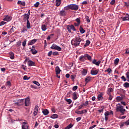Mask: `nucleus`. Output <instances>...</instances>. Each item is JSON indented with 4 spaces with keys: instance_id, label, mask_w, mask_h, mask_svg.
<instances>
[{
    "instance_id": "nucleus-10",
    "label": "nucleus",
    "mask_w": 129,
    "mask_h": 129,
    "mask_svg": "<svg viewBox=\"0 0 129 129\" xmlns=\"http://www.w3.org/2000/svg\"><path fill=\"white\" fill-rule=\"evenodd\" d=\"M91 75H97V74H98V71L97 70H95L94 68H93L91 70Z\"/></svg>"
},
{
    "instance_id": "nucleus-43",
    "label": "nucleus",
    "mask_w": 129,
    "mask_h": 129,
    "mask_svg": "<svg viewBox=\"0 0 129 129\" xmlns=\"http://www.w3.org/2000/svg\"><path fill=\"white\" fill-rule=\"evenodd\" d=\"M125 75H126V78L127 79V81H129V72H127L125 73Z\"/></svg>"
},
{
    "instance_id": "nucleus-27",
    "label": "nucleus",
    "mask_w": 129,
    "mask_h": 129,
    "mask_svg": "<svg viewBox=\"0 0 129 129\" xmlns=\"http://www.w3.org/2000/svg\"><path fill=\"white\" fill-rule=\"evenodd\" d=\"M41 30L43 32H45V31H46L47 30V25H42L41 26Z\"/></svg>"
},
{
    "instance_id": "nucleus-49",
    "label": "nucleus",
    "mask_w": 129,
    "mask_h": 129,
    "mask_svg": "<svg viewBox=\"0 0 129 129\" xmlns=\"http://www.w3.org/2000/svg\"><path fill=\"white\" fill-rule=\"evenodd\" d=\"M7 24V22L5 21H2L0 22V27H2V26H4V25H6Z\"/></svg>"
},
{
    "instance_id": "nucleus-3",
    "label": "nucleus",
    "mask_w": 129,
    "mask_h": 129,
    "mask_svg": "<svg viewBox=\"0 0 129 129\" xmlns=\"http://www.w3.org/2000/svg\"><path fill=\"white\" fill-rule=\"evenodd\" d=\"M116 110L117 112H120L122 115L124 114V112H125V109L123 108V106L120 105V103H118L116 105Z\"/></svg>"
},
{
    "instance_id": "nucleus-7",
    "label": "nucleus",
    "mask_w": 129,
    "mask_h": 129,
    "mask_svg": "<svg viewBox=\"0 0 129 129\" xmlns=\"http://www.w3.org/2000/svg\"><path fill=\"white\" fill-rule=\"evenodd\" d=\"M50 48L53 50H57V51H61V48L55 44H53Z\"/></svg>"
},
{
    "instance_id": "nucleus-19",
    "label": "nucleus",
    "mask_w": 129,
    "mask_h": 129,
    "mask_svg": "<svg viewBox=\"0 0 129 129\" xmlns=\"http://www.w3.org/2000/svg\"><path fill=\"white\" fill-rule=\"evenodd\" d=\"M67 14V13H66V12H65V11L62 10L60 11L59 16H60V17H65Z\"/></svg>"
},
{
    "instance_id": "nucleus-52",
    "label": "nucleus",
    "mask_w": 129,
    "mask_h": 129,
    "mask_svg": "<svg viewBox=\"0 0 129 129\" xmlns=\"http://www.w3.org/2000/svg\"><path fill=\"white\" fill-rule=\"evenodd\" d=\"M52 55L53 56H58V55H59V53L58 52L55 51L52 53Z\"/></svg>"
},
{
    "instance_id": "nucleus-45",
    "label": "nucleus",
    "mask_w": 129,
    "mask_h": 129,
    "mask_svg": "<svg viewBox=\"0 0 129 129\" xmlns=\"http://www.w3.org/2000/svg\"><path fill=\"white\" fill-rule=\"evenodd\" d=\"M35 8H38L40 6V2H37L34 5Z\"/></svg>"
},
{
    "instance_id": "nucleus-8",
    "label": "nucleus",
    "mask_w": 129,
    "mask_h": 129,
    "mask_svg": "<svg viewBox=\"0 0 129 129\" xmlns=\"http://www.w3.org/2000/svg\"><path fill=\"white\" fill-rule=\"evenodd\" d=\"M92 63L93 64H94L95 65H96V66H99V65L101 63V60H98L97 61V60L96 59H94L93 60H92Z\"/></svg>"
},
{
    "instance_id": "nucleus-55",
    "label": "nucleus",
    "mask_w": 129,
    "mask_h": 129,
    "mask_svg": "<svg viewBox=\"0 0 129 129\" xmlns=\"http://www.w3.org/2000/svg\"><path fill=\"white\" fill-rule=\"evenodd\" d=\"M6 85H7V86H8L9 87H10V86H11V82L10 81H8L6 83Z\"/></svg>"
},
{
    "instance_id": "nucleus-24",
    "label": "nucleus",
    "mask_w": 129,
    "mask_h": 129,
    "mask_svg": "<svg viewBox=\"0 0 129 129\" xmlns=\"http://www.w3.org/2000/svg\"><path fill=\"white\" fill-rule=\"evenodd\" d=\"M79 31L81 33V34H84L85 33V30L83 29V27H82V25H81L80 26Z\"/></svg>"
},
{
    "instance_id": "nucleus-64",
    "label": "nucleus",
    "mask_w": 129,
    "mask_h": 129,
    "mask_svg": "<svg viewBox=\"0 0 129 129\" xmlns=\"http://www.w3.org/2000/svg\"><path fill=\"white\" fill-rule=\"evenodd\" d=\"M53 52L52 51H49L48 53V56H49V57L51 56V55H52Z\"/></svg>"
},
{
    "instance_id": "nucleus-32",
    "label": "nucleus",
    "mask_w": 129,
    "mask_h": 129,
    "mask_svg": "<svg viewBox=\"0 0 129 129\" xmlns=\"http://www.w3.org/2000/svg\"><path fill=\"white\" fill-rule=\"evenodd\" d=\"M86 74H87V70L83 69L82 71V75H84V76H85V75H86Z\"/></svg>"
},
{
    "instance_id": "nucleus-41",
    "label": "nucleus",
    "mask_w": 129,
    "mask_h": 129,
    "mask_svg": "<svg viewBox=\"0 0 129 129\" xmlns=\"http://www.w3.org/2000/svg\"><path fill=\"white\" fill-rule=\"evenodd\" d=\"M67 30H68V32L71 33V27L70 26V25H69L67 26Z\"/></svg>"
},
{
    "instance_id": "nucleus-30",
    "label": "nucleus",
    "mask_w": 129,
    "mask_h": 129,
    "mask_svg": "<svg viewBox=\"0 0 129 129\" xmlns=\"http://www.w3.org/2000/svg\"><path fill=\"white\" fill-rule=\"evenodd\" d=\"M9 55H10V58L11 59H15V54H14V52L11 51L9 52Z\"/></svg>"
},
{
    "instance_id": "nucleus-23",
    "label": "nucleus",
    "mask_w": 129,
    "mask_h": 129,
    "mask_svg": "<svg viewBox=\"0 0 129 129\" xmlns=\"http://www.w3.org/2000/svg\"><path fill=\"white\" fill-rule=\"evenodd\" d=\"M72 96H73V99L74 100H76V99L78 98V97L77 96V93H76V92L73 93Z\"/></svg>"
},
{
    "instance_id": "nucleus-20",
    "label": "nucleus",
    "mask_w": 129,
    "mask_h": 129,
    "mask_svg": "<svg viewBox=\"0 0 129 129\" xmlns=\"http://www.w3.org/2000/svg\"><path fill=\"white\" fill-rule=\"evenodd\" d=\"M86 58H87V60H88L90 62H92V57H91V56L89 55V54L86 53Z\"/></svg>"
},
{
    "instance_id": "nucleus-63",
    "label": "nucleus",
    "mask_w": 129,
    "mask_h": 129,
    "mask_svg": "<svg viewBox=\"0 0 129 129\" xmlns=\"http://www.w3.org/2000/svg\"><path fill=\"white\" fill-rule=\"evenodd\" d=\"M76 120H77V122H78V121H80V120H81V117H77L76 118Z\"/></svg>"
},
{
    "instance_id": "nucleus-33",
    "label": "nucleus",
    "mask_w": 129,
    "mask_h": 129,
    "mask_svg": "<svg viewBox=\"0 0 129 129\" xmlns=\"http://www.w3.org/2000/svg\"><path fill=\"white\" fill-rule=\"evenodd\" d=\"M61 0H56V7H59L60 5H61Z\"/></svg>"
},
{
    "instance_id": "nucleus-31",
    "label": "nucleus",
    "mask_w": 129,
    "mask_h": 129,
    "mask_svg": "<svg viewBox=\"0 0 129 129\" xmlns=\"http://www.w3.org/2000/svg\"><path fill=\"white\" fill-rule=\"evenodd\" d=\"M50 118H52L53 119H54L55 118H58V114H53L51 115V116H50Z\"/></svg>"
},
{
    "instance_id": "nucleus-46",
    "label": "nucleus",
    "mask_w": 129,
    "mask_h": 129,
    "mask_svg": "<svg viewBox=\"0 0 129 129\" xmlns=\"http://www.w3.org/2000/svg\"><path fill=\"white\" fill-rule=\"evenodd\" d=\"M71 30H73V31H76V29H75V27H74V25H71Z\"/></svg>"
},
{
    "instance_id": "nucleus-62",
    "label": "nucleus",
    "mask_w": 129,
    "mask_h": 129,
    "mask_svg": "<svg viewBox=\"0 0 129 129\" xmlns=\"http://www.w3.org/2000/svg\"><path fill=\"white\" fill-rule=\"evenodd\" d=\"M84 105L83 104H81V105H80L79 107H78V109L80 110V109H82V107H83Z\"/></svg>"
},
{
    "instance_id": "nucleus-48",
    "label": "nucleus",
    "mask_w": 129,
    "mask_h": 129,
    "mask_svg": "<svg viewBox=\"0 0 129 129\" xmlns=\"http://www.w3.org/2000/svg\"><path fill=\"white\" fill-rule=\"evenodd\" d=\"M29 126L27 125H22V129H28Z\"/></svg>"
},
{
    "instance_id": "nucleus-11",
    "label": "nucleus",
    "mask_w": 129,
    "mask_h": 129,
    "mask_svg": "<svg viewBox=\"0 0 129 129\" xmlns=\"http://www.w3.org/2000/svg\"><path fill=\"white\" fill-rule=\"evenodd\" d=\"M24 103H25V106H29V105H30V98L29 97H27L25 99Z\"/></svg>"
},
{
    "instance_id": "nucleus-47",
    "label": "nucleus",
    "mask_w": 129,
    "mask_h": 129,
    "mask_svg": "<svg viewBox=\"0 0 129 129\" xmlns=\"http://www.w3.org/2000/svg\"><path fill=\"white\" fill-rule=\"evenodd\" d=\"M79 60L81 62H85V60H84V58H83V57H82V55L80 57Z\"/></svg>"
},
{
    "instance_id": "nucleus-60",
    "label": "nucleus",
    "mask_w": 129,
    "mask_h": 129,
    "mask_svg": "<svg viewBox=\"0 0 129 129\" xmlns=\"http://www.w3.org/2000/svg\"><path fill=\"white\" fill-rule=\"evenodd\" d=\"M110 5H113L115 4V0H112L110 3Z\"/></svg>"
},
{
    "instance_id": "nucleus-15",
    "label": "nucleus",
    "mask_w": 129,
    "mask_h": 129,
    "mask_svg": "<svg viewBox=\"0 0 129 129\" xmlns=\"http://www.w3.org/2000/svg\"><path fill=\"white\" fill-rule=\"evenodd\" d=\"M99 94L98 95L97 98L98 100H102L103 99V93L99 92Z\"/></svg>"
},
{
    "instance_id": "nucleus-5",
    "label": "nucleus",
    "mask_w": 129,
    "mask_h": 129,
    "mask_svg": "<svg viewBox=\"0 0 129 129\" xmlns=\"http://www.w3.org/2000/svg\"><path fill=\"white\" fill-rule=\"evenodd\" d=\"M25 103L24 102V99L18 100L17 102H15L14 103V105H17V106H22V105H23Z\"/></svg>"
},
{
    "instance_id": "nucleus-6",
    "label": "nucleus",
    "mask_w": 129,
    "mask_h": 129,
    "mask_svg": "<svg viewBox=\"0 0 129 129\" xmlns=\"http://www.w3.org/2000/svg\"><path fill=\"white\" fill-rule=\"evenodd\" d=\"M123 99H125V96L124 95H121L120 96H117L116 97V100L117 102L122 101Z\"/></svg>"
},
{
    "instance_id": "nucleus-57",
    "label": "nucleus",
    "mask_w": 129,
    "mask_h": 129,
    "mask_svg": "<svg viewBox=\"0 0 129 129\" xmlns=\"http://www.w3.org/2000/svg\"><path fill=\"white\" fill-rule=\"evenodd\" d=\"M33 83L37 85V86H40V83L38 81H33Z\"/></svg>"
},
{
    "instance_id": "nucleus-53",
    "label": "nucleus",
    "mask_w": 129,
    "mask_h": 129,
    "mask_svg": "<svg viewBox=\"0 0 129 129\" xmlns=\"http://www.w3.org/2000/svg\"><path fill=\"white\" fill-rule=\"evenodd\" d=\"M27 31H28V29H27V28H24L23 30L21 31V33H26Z\"/></svg>"
},
{
    "instance_id": "nucleus-42",
    "label": "nucleus",
    "mask_w": 129,
    "mask_h": 129,
    "mask_svg": "<svg viewBox=\"0 0 129 129\" xmlns=\"http://www.w3.org/2000/svg\"><path fill=\"white\" fill-rule=\"evenodd\" d=\"M76 22H77V24H78V25H80V23H81V21L80 20V18H77L76 19Z\"/></svg>"
},
{
    "instance_id": "nucleus-12",
    "label": "nucleus",
    "mask_w": 129,
    "mask_h": 129,
    "mask_svg": "<svg viewBox=\"0 0 129 129\" xmlns=\"http://www.w3.org/2000/svg\"><path fill=\"white\" fill-rule=\"evenodd\" d=\"M37 41H38L37 39H32L31 40H30L29 41H28V46L34 45V44H35V43H36Z\"/></svg>"
},
{
    "instance_id": "nucleus-9",
    "label": "nucleus",
    "mask_w": 129,
    "mask_h": 129,
    "mask_svg": "<svg viewBox=\"0 0 129 129\" xmlns=\"http://www.w3.org/2000/svg\"><path fill=\"white\" fill-rule=\"evenodd\" d=\"M3 21H5V22H10L12 21V17L9 16V15L5 16Z\"/></svg>"
},
{
    "instance_id": "nucleus-28",
    "label": "nucleus",
    "mask_w": 129,
    "mask_h": 129,
    "mask_svg": "<svg viewBox=\"0 0 129 129\" xmlns=\"http://www.w3.org/2000/svg\"><path fill=\"white\" fill-rule=\"evenodd\" d=\"M89 45H90V41L89 40H87L86 43L84 45V48H86L87 46H89Z\"/></svg>"
},
{
    "instance_id": "nucleus-36",
    "label": "nucleus",
    "mask_w": 129,
    "mask_h": 129,
    "mask_svg": "<svg viewBox=\"0 0 129 129\" xmlns=\"http://www.w3.org/2000/svg\"><path fill=\"white\" fill-rule=\"evenodd\" d=\"M65 101L68 102V104H71L72 103V100L71 99H66Z\"/></svg>"
},
{
    "instance_id": "nucleus-22",
    "label": "nucleus",
    "mask_w": 129,
    "mask_h": 129,
    "mask_svg": "<svg viewBox=\"0 0 129 129\" xmlns=\"http://www.w3.org/2000/svg\"><path fill=\"white\" fill-rule=\"evenodd\" d=\"M126 16L122 18V21H129V14L127 13L126 14Z\"/></svg>"
},
{
    "instance_id": "nucleus-37",
    "label": "nucleus",
    "mask_w": 129,
    "mask_h": 129,
    "mask_svg": "<svg viewBox=\"0 0 129 129\" xmlns=\"http://www.w3.org/2000/svg\"><path fill=\"white\" fill-rule=\"evenodd\" d=\"M73 127V124L70 123V124H69L67 127H66L64 128V129H70L72 127Z\"/></svg>"
},
{
    "instance_id": "nucleus-59",
    "label": "nucleus",
    "mask_w": 129,
    "mask_h": 129,
    "mask_svg": "<svg viewBox=\"0 0 129 129\" xmlns=\"http://www.w3.org/2000/svg\"><path fill=\"white\" fill-rule=\"evenodd\" d=\"M121 78L123 80V81H126V78H125V77H124V76H122Z\"/></svg>"
},
{
    "instance_id": "nucleus-17",
    "label": "nucleus",
    "mask_w": 129,
    "mask_h": 129,
    "mask_svg": "<svg viewBox=\"0 0 129 129\" xmlns=\"http://www.w3.org/2000/svg\"><path fill=\"white\" fill-rule=\"evenodd\" d=\"M124 125H128L127 120L120 123V128H121V127H123V126H124Z\"/></svg>"
},
{
    "instance_id": "nucleus-29",
    "label": "nucleus",
    "mask_w": 129,
    "mask_h": 129,
    "mask_svg": "<svg viewBox=\"0 0 129 129\" xmlns=\"http://www.w3.org/2000/svg\"><path fill=\"white\" fill-rule=\"evenodd\" d=\"M91 80H93V78L90 76H88L85 79V81H91Z\"/></svg>"
},
{
    "instance_id": "nucleus-44",
    "label": "nucleus",
    "mask_w": 129,
    "mask_h": 129,
    "mask_svg": "<svg viewBox=\"0 0 129 129\" xmlns=\"http://www.w3.org/2000/svg\"><path fill=\"white\" fill-rule=\"evenodd\" d=\"M27 44V39H25L24 41L22 42V46L23 47H26Z\"/></svg>"
},
{
    "instance_id": "nucleus-51",
    "label": "nucleus",
    "mask_w": 129,
    "mask_h": 129,
    "mask_svg": "<svg viewBox=\"0 0 129 129\" xmlns=\"http://www.w3.org/2000/svg\"><path fill=\"white\" fill-rule=\"evenodd\" d=\"M38 110H39V106L36 105V106H35L34 111L38 112Z\"/></svg>"
},
{
    "instance_id": "nucleus-34",
    "label": "nucleus",
    "mask_w": 129,
    "mask_h": 129,
    "mask_svg": "<svg viewBox=\"0 0 129 129\" xmlns=\"http://www.w3.org/2000/svg\"><path fill=\"white\" fill-rule=\"evenodd\" d=\"M119 62V59L118 58H116L115 60H114V64L115 65H118V63Z\"/></svg>"
},
{
    "instance_id": "nucleus-38",
    "label": "nucleus",
    "mask_w": 129,
    "mask_h": 129,
    "mask_svg": "<svg viewBox=\"0 0 129 129\" xmlns=\"http://www.w3.org/2000/svg\"><path fill=\"white\" fill-rule=\"evenodd\" d=\"M123 86L125 87V88H129V83L127 82L124 83Z\"/></svg>"
},
{
    "instance_id": "nucleus-14",
    "label": "nucleus",
    "mask_w": 129,
    "mask_h": 129,
    "mask_svg": "<svg viewBox=\"0 0 129 129\" xmlns=\"http://www.w3.org/2000/svg\"><path fill=\"white\" fill-rule=\"evenodd\" d=\"M55 71L56 75H58V74H60V72H61V70L58 66H57L55 67Z\"/></svg>"
},
{
    "instance_id": "nucleus-1",
    "label": "nucleus",
    "mask_w": 129,
    "mask_h": 129,
    "mask_svg": "<svg viewBox=\"0 0 129 129\" xmlns=\"http://www.w3.org/2000/svg\"><path fill=\"white\" fill-rule=\"evenodd\" d=\"M82 41V39L80 37H75L73 38L71 41V44L72 46L75 47H78L80 45V42Z\"/></svg>"
},
{
    "instance_id": "nucleus-16",
    "label": "nucleus",
    "mask_w": 129,
    "mask_h": 129,
    "mask_svg": "<svg viewBox=\"0 0 129 129\" xmlns=\"http://www.w3.org/2000/svg\"><path fill=\"white\" fill-rule=\"evenodd\" d=\"M42 113L44 115H48V114L50 113V112L49 111V110L47 109H43L42 110Z\"/></svg>"
},
{
    "instance_id": "nucleus-39",
    "label": "nucleus",
    "mask_w": 129,
    "mask_h": 129,
    "mask_svg": "<svg viewBox=\"0 0 129 129\" xmlns=\"http://www.w3.org/2000/svg\"><path fill=\"white\" fill-rule=\"evenodd\" d=\"M31 78V77H28L27 76H24L23 77V80H29Z\"/></svg>"
},
{
    "instance_id": "nucleus-40",
    "label": "nucleus",
    "mask_w": 129,
    "mask_h": 129,
    "mask_svg": "<svg viewBox=\"0 0 129 129\" xmlns=\"http://www.w3.org/2000/svg\"><path fill=\"white\" fill-rule=\"evenodd\" d=\"M85 20L88 23H90V19L89 18V16H86Z\"/></svg>"
},
{
    "instance_id": "nucleus-26",
    "label": "nucleus",
    "mask_w": 129,
    "mask_h": 129,
    "mask_svg": "<svg viewBox=\"0 0 129 129\" xmlns=\"http://www.w3.org/2000/svg\"><path fill=\"white\" fill-rule=\"evenodd\" d=\"M106 72L108 73V74H110L112 72V70L110 69V68H108L106 70L104 71L105 73H106Z\"/></svg>"
},
{
    "instance_id": "nucleus-56",
    "label": "nucleus",
    "mask_w": 129,
    "mask_h": 129,
    "mask_svg": "<svg viewBox=\"0 0 129 129\" xmlns=\"http://www.w3.org/2000/svg\"><path fill=\"white\" fill-rule=\"evenodd\" d=\"M82 56L85 61H86V60H87V58H86V54H85L84 55H82Z\"/></svg>"
},
{
    "instance_id": "nucleus-35",
    "label": "nucleus",
    "mask_w": 129,
    "mask_h": 129,
    "mask_svg": "<svg viewBox=\"0 0 129 129\" xmlns=\"http://www.w3.org/2000/svg\"><path fill=\"white\" fill-rule=\"evenodd\" d=\"M75 113H77V114H83V113H84V112H83V110H82V111L77 110L75 111Z\"/></svg>"
},
{
    "instance_id": "nucleus-4",
    "label": "nucleus",
    "mask_w": 129,
    "mask_h": 129,
    "mask_svg": "<svg viewBox=\"0 0 129 129\" xmlns=\"http://www.w3.org/2000/svg\"><path fill=\"white\" fill-rule=\"evenodd\" d=\"M69 7L70 10L73 11H78V9H79V7L76 4H71Z\"/></svg>"
},
{
    "instance_id": "nucleus-18",
    "label": "nucleus",
    "mask_w": 129,
    "mask_h": 129,
    "mask_svg": "<svg viewBox=\"0 0 129 129\" xmlns=\"http://www.w3.org/2000/svg\"><path fill=\"white\" fill-rule=\"evenodd\" d=\"M111 92H113V89L112 88H109L107 91L108 95H111Z\"/></svg>"
},
{
    "instance_id": "nucleus-61",
    "label": "nucleus",
    "mask_w": 129,
    "mask_h": 129,
    "mask_svg": "<svg viewBox=\"0 0 129 129\" xmlns=\"http://www.w3.org/2000/svg\"><path fill=\"white\" fill-rule=\"evenodd\" d=\"M124 4L125 7H126L127 8H128V7H129L128 3H127V2H124Z\"/></svg>"
},
{
    "instance_id": "nucleus-54",
    "label": "nucleus",
    "mask_w": 129,
    "mask_h": 129,
    "mask_svg": "<svg viewBox=\"0 0 129 129\" xmlns=\"http://www.w3.org/2000/svg\"><path fill=\"white\" fill-rule=\"evenodd\" d=\"M78 89V86H74L73 88V90L74 91H75V90H77Z\"/></svg>"
},
{
    "instance_id": "nucleus-50",
    "label": "nucleus",
    "mask_w": 129,
    "mask_h": 129,
    "mask_svg": "<svg viewBox=\"0 0 129 129\" xmlns=\"http://www.w3.org/2000/svg\"><path fill=\"white\" fill-rule=\"evenodd\" d=\"M83 105H84V106H87V105H88V104H89V103L88 102V101H87L85 102V103H82Z\"/></svg>"
},
{
    "instance_id": "nucleus-58",
    "label": "nucleus",
    "mask_w": 129,
    "mask_h": 129,
    "mask_svg": "<svg viewBox=\"0 0 129 129\" xmlns=\"http://www.w3.org/2000/svg\"><path fill=\"white\" fill-rule=\"evenodd\" d=\"M104 115H105V116H108V115H109V112H108V111H106V112L104 113Z\"/></svg>"
},
{
    "instance_id": "nucleus-25",
    "label": "nucleus",
    "mask_w": 129,
    "mask_h": 129,
    "mask_svg": "<svg viewBox=\"0 0 129 129\" xmlns=\"http://www.w3.org/2000/svg\"><path fill=\"white\" fill-rule=\"evenodd\" d=\"M30 52H31L33 55H36V54L38 53V51H37V50H36L35 49H31Z\"/></svg>"
},
{
    "instance_id": "nucleus-21",
    "label": "nucleus",
    "mask_w": 129,
    "mask_h": 129,
    "mask_svg": "<svg viewBox=\"0 0 129 129\" xmlns=\"http://www.w3.org/2000/svg\"><path fill=\"white\" fill-rule=\"evenodd\" d=\"M17 4L18 5H20V6H22L23 7H25V6H26V2L21 1H18Z\"/></svg>"
},
{
    "instance_id": "nucleus-13",
    "label": "nucleus",
    "mask_w": 129,
    "mask_h": 129,
    "mask_svg": "<svg viewBox=\"0 0 129 129\" xmlns=\"http://www.w3.org/2000/svg\"><path fill=\"white\" fill-rule=\"evenodd\" d=\"M27 64H28V66H36V63H35V62H34L31 60H29L27 61Z\"/></svg>"
},
{
    "instance_id": "nucleus-2",
    "label": "nucleus",
    "mask_w": 129,
    "mask_h": 129,
    "mask_svg": "<svg viewBox=\"0 0 129 129\" xmlns=\"http://www.w3.org/2000/svg\"><path fill=\"white\" fill-rule=\"evenodd\" d=\"M29 19L30 16H29V15H27V14L23 15V20L24 22H27L26 27L27 29H31V28H32V27H31V23H30V21H29Z\"/></svg>"
}]
</instances>
